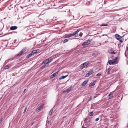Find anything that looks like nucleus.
I'll return each mask as SVG.
<instances>
[{
    "mask_svg": "<svg viewBox=\"0 0 128 128\" xmlns=\"http://www.w3.org/2000/svg\"><path fill=\"white\" fill-rule=\"evenodd\" d=\"M90 100H90H89H89Z\"/></svg>",
    "mask_w": 128,
    "mask_h": 128,
    "instance_id": "a18cd8bd",
    "label": "nucleus"
},
{
    "mask_svg": "<svg viewBox=\"0 0 128 128\" xmlns=\"http://www.w3.org/2000/svg\"><path fill=\"white\" fill-rule=\"evenodd\" d=\"M93 112H92L89 114V115L90 116H93Z\"/></svg>",
    "mask_w": 128,
    "mask_h": 128,
    "instance_id": "b1692460",
    "label": "nucleus"
},
{
    "mask_svg": "<svg viewBox=\"0 0 128 128\" xmlns=\"http://www.w3.org/2000/svg\"><path fill=\"white\" fill-rule=\"evenodd\" d=\"M79 31V30H78L74 32L73 34H72V36H74L75 37L77 36L78 35V32Z\"/></svg>",
    "mask_w": 128,
    "mask_h": 128,
    "instance_id": "423d86ee",
    "label": "nucleus"
},
{
    "mask_svg": "<svg viewBox=\"0 0 128 128\" xmlns=\"http://www.w3.org/2000/svg\"><path fill=\"white\" fill-rule=\"evenodd\" d=\"M72 36V34H68L65 36L64 37V38H69V37Z\"/></svg>",
    "mask_w": 128,
    "mask_h": 128,
    "instance_id": "f3484780",
    "label": "nucleus"
},
{
    "mask_svg": "<svg viewBox=\"0 0 128 128\" xmlns=\"http://www.w3.org/2000/svg\"><path fill=\"white\" fill-rule=\"evenodd\" d=\"M95 82H94L92 83H90L89 85V86H92L95 85Z\"/></svg>",
    "mask_w": 128,
    "mask_h": 128,
    "instance_id": "6ab92c4d",
    "label": "nucleus"
},
{
    "mask_svg": "<svg viewBox=\"0 0 128 128\" xmlns=\"http://www.w3.org/2000/svg\"><path fill=\"white\" fill-rule=\"evenodd\" d=\"M111 52H110V54H115V53L114 52V51L113 50H110Z\"/></svg>",
    "mask_w": 128,
    "mask_h": 128,
    "instance_id": "bb28decb",
    "label": "nucleus"
},
{
    "mask_svg": "<svg viewBox=\"0 0 128 128\" xmlns=\"http://www.w3.org/2000/svg\"><path fill=\"white\" fill-rule=\"evenodd\" d=\"M26 109H27V108L26 107L24 109V111L23 112L24 113L25 112L26 110Z\"/></svg>",
    "mask_w": 128,
    "mask_h": 128,
    "instance_id": "72a5a7b5",
    "label": "nucleus"
},
{
    "mask_svg": "<svg viewBox=\"0 0 128 128\" xmlns=\"http://www.w3.org/2000/svg\"><path fill=\"white\" fill-rule=\"evenodd\" d=\"M84 128H87V127H84Z\"/></svg>",
    "mask_w": 128,
    "mask_h": 128,
    "instance_id": "ea45409f",
    "label": "nucleus"
},
{
    "mask_svg": "<svg viewBox=\"0 0 128 128\" xmlns=\"http://www.w3.org/2000/svg\"><path fill=\"white\" fill-rule=\"evenodd\" d=\"M33 54H33L32 52L26 56V58H28L30 57L32 55H33Z\"/></svg>",
    "mask_w": 128,
    "mask_h": 128,
    "instance_id": "2eb2a0df",
    "label": "nucleus"
},
{
    "mask_svg": "<svg viewBox=\"0 0 128 128\" xmlns=\"http://www.w3.org/2000/svg\"><path fill=\"white\" fill-rule=\"evenodd\" d=\"M90 16H92V17H95L96 16V15H90Z\"/></svg>",
    "mask_w": 128,
    "mask_h": 128,
    "instance_id": "f704fd0d",
    "label": "nucleus"
},
{
    "mask_svg": "<svg viewBox=\"0 0 128 128\" xmlns=\"http://www.w3.org/2000/svg\"><path fill=\"white\" fill-rule=\"evenodd\" d=\"M68 41V40L67 39H65L63 41V43H64Z\"/></svg>",
    "mask_w": 128,
    "mask_h": 128,
    "instance_id": "cd10ccee",
    "label": "nucleus"
},
{
    "mask_svg": "<svg viewBox=\"0 0 128 128\" xmlns=\"http://www.w3.org/2000/svg\"><path fill=\"white\" fill-rule=\"evenodd\" d=\"M101 73H98V74H97L96 75V76H100V75H101Z\"/></svg>",
    "mask_w": 128,
    "mask_h": 128,
    "instance_id": "2f4dec72",
    "label": "nucleus"
},
{
    "mask_svg": "<svg viewBox=\"0 0 128 128\" xmlns=\"http://www.w3.org/2000/svg\"><path fill=\"white\" fill-rule=\"evenodd\" d=\"M127 64H128V61L127 62Z\"/></svg>",
    "mask_w": 128,
    "mask_h": 128,
    "instance_id": "58836bf2",
    "label": "nucleus"
},
{
    "mask_svg": "<svg viewBox=\"0 0 128 128\" xmlns=\"http://www.w3.org/2000/svg\"><path fill=\"white\" fill-rule=\"evenodd\" d=\"M88 82V80H85L81 84V86H84L87 84Z\"/></svg>",
    "mask_w": 128,
    "mask_h": 128,
    "instance_id": "9d476101",
    "label": "nucleus"
},
{
    "mask_svg": "<svg viewBox=\"0 0 128 128\" xmlns=\"http://www.w3.org/2000/svg\"><path fill=\"white\" fill-rule=\"evenodd\" d=\"M26 50V48H25L23 49L20 51L22 54Z\"/></svg>",
    "mask_w": 128,
    "mask_h": 128,
    "instance_id": "a211bd4d",
    "label": "nucleus"
},
{
    "mask_svg": "<svg viewBox=\"0 0 128 128\" xmlns=\"http://www.w3.org/2000/svg\"><path fill=\"white\" fill-rule=\"evenodd\" d=\"M43 64H44L41 67V69H43L48 66V65L47 64H46V63H43Z\"/></svg>",
    "mask_w": 128,
    "mask_h": 128,
    "instance_id": "9b49d317",
    "label": "nucleus"
},
{
    "mask_svg": "<svg viewBox=\"0 0 128 128\" xmlns=\"http://www.w3.org/2000/svg\"><path fill=\"white\" fill-rule=\"evenodd\" d=\"M17 28L16 26H12L10 27V30H14L16 29Z\"/></svg>",
    "mask_w": 128,
    "mask_h": 128,
    "instance_id": "4468645a",
    "label": "nucleus"
},
{
    "mask_svg": "<svg viewBox=\"0 0 128 128\" xmlns=\"http://www.w3.org/2000/svg\"><path fill=\"white\" fill-rule=\"evenodd\" d=\"M9 68V66L8 65H7L5 66L4 67V69H7Z\"/></svg>",
    "mask_w": 128,
    "mask_h": 128,
    "instance_id": "5701e85b",
    "label": "nucleus"
},
{
    "mask_svg": "<svg viewBox=\"0 0 128 128\" xmlns=\"http://www.w3.org/2000/svg\"><path fill=\"white\" fill-rule=\"evenodd\" d=\"M78 106L77 107H76V108H78Z\"/></svg>",
    "mask_w": 128,
    "mask_h": 128,
    "instance_id": "a19ab883",
    "label": "nucleus"
},
{
    "mask_svg": "<svg viewBox=\"0 0 128 128\" xmlns=\"http://www.w3.org/2000/svg\"><path fill=\"white\" fill-rule=\"evenodd\" d=\"M108 96L109 98H110V97H112V92H110V94L108 95Z\"/></svg>",
    "mask_w": 128,
    "mask_h": 128,
    "instance_id": "393cba45",
    "label": "nucleus"
},
{
    "mask_svg": "<svg viewBox=\"0 0 128 128\" xmlns=\"http://www.w3.org/2000/svg\"><path fill=\"white\" fill-rule=\"evenodd\" d=\"M93 13L94 14L95 13L94 12H93Z\"/></svg>",
    "mask_w": 128,
    "mask_h": 128,
    "instance_id": "c03bdc74",
    "label": "nucleus"
},
{
    "mask_svg": "<svg viewBox=\"0 0 128 128\" xmlns=\"http://www.w3.org/2000/svg\"><path fill=\"white\" fill-rule=\"evenodd\" d=\"M26 90V89H25L24 90V91H25V90Z\"/></svg>",
    "mask_w": 128,
    "mask_h": 128,
    "instance_id": "37998d69",
    "label": "nucleus"
},
{
    "mask_svg": "<svg viewBox=\"0 0 128 128\" xmlns=\"http://www.w3.org/2000/svg\"><path fill=\"white\" fill-rule=\"evenodd\" d=\"M94 73V72L92 70H90L87 73L85 76L86 77H88L89 76L91 75Z\"/></svg>",
    "mask_w": 128,
    "mask_h": 128,
    "instance_id": "39448f33",
    "label": "nucleus"
},
{
    "mask_svg": "<svg viewBox=\"0 0 128 128\" xmlns=\"http://www.w3.org/2000/svg\"><path fill=\"white\" fill-rule=\"evenodd\" d=\"M89 63V62L87 61L82 64L80 65V68L81 69H83L84 67L87 66Z\"/></svg>",
    "mask_w": 128,
    "mask_h": 128,
    "instance_id": "f03ea898",
    "label": "nucleus"
},
{
    "mask_svg": "<svg viewBox=\"0 0 128 128\" xmlns=\"http://www.w3.org/2000/svg\"><path fill=\"white\" fill-rule=\"evenodd\" d=\"M82 35V32H80L79 34V36L81 37Z\"/></svg>",
    "mask_w": 128,
    "mask_h": 128,
    "instance_id": "473e14b6",
    "label": "nucleus"
},
{
    "mask_svg": "<svg viewBox=\"0 0 128 128\" xmlns=\"http://www.w3.org/2000/svg\"><path fill=\"white\" fill-rule=\"evenodd\" d=\"M68 76V74L67 75L65 76H62L60 78H59V80H60L62 79H63L65 78L66 77H67Z\"/></svg>",
    "mask_w": 128,
    "mask_h": 128,
    "instance_id": "f8f14e48",
    "label": "nucleus"
},
{
    "mask_svg": "<svg viewBox=\"0 0 128 128\" xmlns=\"http://www.w3.org/2000/svg\"><path fill=\"white\" fill-rule=\"evenodd\" d=\"M22 53L20 52L17 55V56H21V55H22Z\"/></svg>",
    "mask_w": 128,
    "mask_h": 128,
    "instance_id": "a878e982",
    "label": "nucleus"
},
{
    "mask_svg": "<svg viewBox=\"0 0 128 128\" xmlns=\"http://www.w3.org/2000/svg\"><path fill=\"white\" fill-rule=\"evenodd\" d=\"M126 50H127V51H128V46L127 47V48L126 49Z\"/></svg>",
    "mask_w": 128,
    "mask_h": 128,
    "instance_id": "4c0bfd02",
    "label": "nucleus"
},
{
    "mask_svg": "<svg viewBox=\"0 0 128 128\" xmlns=\"http://www.w3.org/2000/svg\"><path fill=\"white\" fill-rule=\"evenodd\" d=\"M44 106V104H42L40 105L38 108V110H40L41 109V108Z\"/></svg>",
    "mask_w": 128,
    "mask_h": 128,
    "instance_id": "aec40b11",
    "label": "nucleus"
},
{
    "mask_svg": "<svg viewBox=\"0 0 128 128\" xmlns=\"http://www.w3.org/2000/svg\"><path fill=\"white\" fill-rule=\"evenodd\" d=\"M91 41V40H87L85 41L82 44V46H86L89 44Z\"/></svg>",
    "mask_w": 128,
    "mask_h": 128,
    "instance_id": "7ed1b4c3",
    "label": "nucleus"
},
{
    "mask_svg": "<svg viewBox=\"0 0 128 128\" xmlns=\"http://www.w3.org/2000/svg\"><path fill=\"white\" fill-rule=\"evenodd\" d=\"M2 118L0 120V124L2 122Z\"/></svg>",
    "mask_w": 128,
    "mask_h": 128,
    "instance_id": "c9c22d12",
    "label": "nucleus"
},
{
    "mask_svg": "<svg viewBox=\"0 0 128 128\" xmlns=\"http://www.w3.org/2000/svg\"><path fill=\"white\" fill-rule=\"evenodd\" d=\"M53 111V109H51V110L50 111L49 113V114L51 116L52 115V112Z\"/></svg>",
    "mask_w": 128,
    "mask_h": 128,
    "instance_id": "4be33fe9",
    "label": "nucleus"
},
{
    "mask_svg": "<svg viewBox=\"0 0 128 128\" xmlns=\"http://www.w3.org/2000/svg\"><path fill=\"white\" fill-rule=\"evenodd\" d=\"M7 60L6 61H5V64H6L8 62V61H9V60Z\"/></svg>",
    "mask_w": 128,
    "mask_h": 128,
    "instance_id": "c756f323",
    "label": "nucleus"
},
{
    "mask_svg": "<svg viewBox=\"0 0 128 128\" xmlns=\"http://www.w3.org/2000/svg\"><path fill=\"white\" fill-rule=\"evenodd\" d=\"M117 40L121 42H122L124 41L123 38L121 36L120 37L118 38Z\"/></svg>",
    "mask_w": 128,
    "mask_h": 128,
    "instance_id": "1a4fd4ad",
    "label": "nucleus"
},
{
    "mask_svg": "<svg viewBox=\"0 0 128 128\" xmlns=\"http://www.w3.org/2000/svg\"><path fill=\"white\" fill-rule=\"evenodd\" d=\"M53 58H50L44 61L43 62H42V64H43V63H46V64H48L51 62Z\"/></svg>",
    "mask_w": 128,
    "mask_h": 128,
    "instance_id": "f257e3e1",
    "label": "nucleus"
},
{
    "mask_svg": "<svg viewBox=\"0 0 128 128\" xmlns=\"http://www.w3.org/2000/svg\"><path fill=\"white\" fill-rule=\"evenodd\" d=\"M72 88V86L68 88L64 91V92H67V93H68L70 92V90Z\"/></svg>",
    "mask_w": 128,
    "mask_h": 128,
    "instance_id": "ddd939ff",
    "label": "nucleus"
},
{
    "mask_svg": "<svg viewBox=\"0 0 128 128\" xmlns=\"http://www.w3.org/2000/svg\"><path fill=\"white\" fill-rule=\"evenodd\" d=\"M33 124V123H32V125Z\"/></svg>",
    "mask_w": 128,
    "mask_h": 128,
    "instance_id": "79ce46f5",
    "label": "nucleus"
},
{
    "mask_svg": "<svg viewBox=\"0 0 128 128\" xmlns=\"http://www.w3.org/2000/svg\"><path fill=\"white\" fill-rule=\"evenodd\" d=\"M121 36L118 34H116L115 35V36L116 38L117 39L118 38L120 37Z\"/></svg>",
    "mask_w": 128,
    "mask_h": 128,
    "instance_id": "412c9836",
    "label": "nucleus"
},
{
    "mask_svg": "<svg viewBox=\"0 0 128 128\" xmlns=\"http://www.w3.org/2000/svg\"><path fill=\"white\" fill-rule=\"evenodd\" d=\"M117 59V58H116L115 59H114V61H112L111 60H109L108 61V63L110 65L113 64L115 63L116 62Z\"/></svg>",
    "mask_w": 128,
    "mask_h": 128,
    "instance_id": "20e7f679",
    "label": "nucleus"
},
{
    "mask_svg": "<svg viewBox=\"0 0 128 128\" xmlns=\"http://www.w3.org/2000/svg\"><path fill=\"white\" fill-rule=\"evenodd\" d=\"M39 50H33L32 52L33 54H37L38 53V52Z\"/></svg>",
    "mask_w": 128,
    "mask_h": 128,
    "instance_id": "dca6fc26",
    "label": "nucleus"
},
{
    "mask_svg": "<svg viewBox=\"0 0 128 128\" xmlns=\"http://www.w3.org/2000/svg\"><path fill=\"white\" fill-rule=\"evenodd\" d=\"M90 118H86L84 119V121L85 122H89L90 121Z\"/></svg>",
    "mask_w": 128,
    "mask_h": 128,
    "instance_id": "0eeeda50",
    "label": "nucleus"
},
{
    "mask_svg": "<svg viewBox=\"0 0 128 128\" xmlns=\"http://www.w3.org/2000/svg\"><path fill=\"white\" fill-rule=\"evenodd\" d=\"M58 72H55L52 74L50 76V78H53L54 76H57L58 74Z\"/></svg>",
    "mask_w": 128,
    "mask_h": 128,
    "instance_id": "6e6552de",
    "label": "nucleus"
},
{
    "mask_svg": "<svg viewBox=\"0 0 128 128\" xmlns=\"http://www.w3.org/2000/svg\"><path fill=\"white\" fill-rule=\"evenodd\" d=\"M108 26V25L107 24H102L101 25V26Z\"/></svg>",
    "mask_w": 128,
    "mask_h": 128,
    "instance_id": "c85d7f7f",
    "label": "nucleus"
},
{
    "mask_svg": "<svg viewBox=\"0 0 128 128\" xmlns=\"http://www.w3.org/2000/svg\"><path fill=\"white\" fill-rule=\"evenodd\" d=\"M99 119H100L99 118H97L95 119V121L96 122H97V121H98V120Z\"/></svg>",
    "mask_w": 128,
    "mask_h": 128,
    "instance_id": "7c9ffc66",
    "label": "nucleus"
},
{
    "mask_svg": "<svg viewBox=\"0 0 128 128\" xmlns=\"http://www.w3.org/2000/svg\"><path fill=\"white\" fill-rule=\"evenodd\" d=\"M66 116H64L62 118H66Z\"/></svg>",
    "mask_w": 128,
    "mask_h": 128,
    "instance_id": "e433bc0d",
    "label": "nucleus"
}]
</instances>
